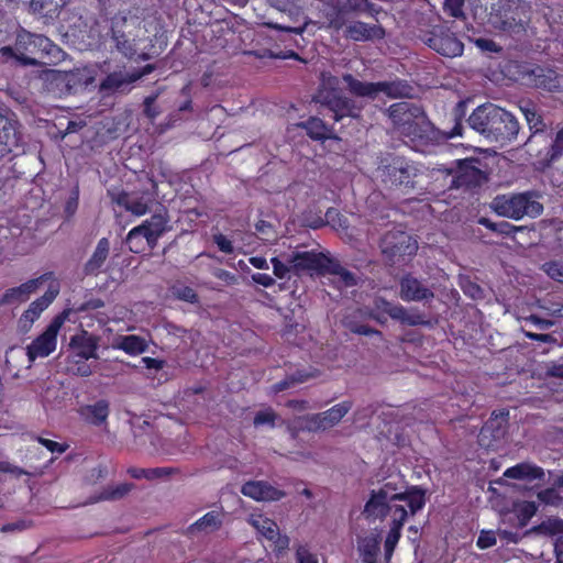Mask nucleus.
I'll use <instances>...</instances> for the list:
<instances>
[{"mask_svg": "<svg viewBox=\"0 0 563 563\" xmlns=\"http://www.w3.org/2000/svg\"><path fill=\"white\" fill-rule=\"evenodd\" d=\"M100 338L86 330L70 338L71 357L97 360Z\"/></svg>", "mask_w": 563, "mask_h": 563, "instance_id": "obj_22", "label": "nucleus"}, {"mask_svg": "<svg viewBox=\"0 0 563 563\" xmlns=\"http://www.w3.org/2000/svg\"><path fill=\"white\" fill-rule=\"evenodd\" d=\"M115 347L129 355L135 356L146 352L148 345L144 338L136 334H128L118 339Z\"/></svg>", "mask_w": 563, "mask_h": 563, "instance_id": "obj_40", "label": "nucleus"}, {"mask_svg": "<svg viewBox=\"0 0 563 563\" xmlns=\"http://www.w3.org/2000/svg\"><path fill=\"white\" fill-rule=\"evenodd\" d=\"M466 111H467L466 101L461 100L454 106V108L452 110V117H453L455 124L451 129V131L448 133L449 139L456 137V136H463L464 128H463L462 121L466 115Z\"/></svg>", "mask_w": 563, "mask_h": 563, "instance_id": "obj_46", "label": "nucleus"}, {"mask_svg": "<svg viewBox=\"0 0 563 563\" xmlns=\"http://www.w3.org/2000/svg\"><path fill=\"white\" fill-rule=\"evenodd\" d=\"M53 273H45L37 278L29 279L20 286L5 289L10 305L27 301L30 296L34 294L42 284L51 279Z\"/></svg>", "mask_w": 563, "mask_h": 563, "instance_id": "obj_29", "label": "nucleus"}, {"mask_svg": "<svg viewBox=\"0 0 563 563\" xmlns=\"http://www.w3.org/2000/svg\"><path fill=\"white\" fill-rule=\"evenodd\" d=\"M131 484H119L114 487H107L98 497L93 498V501L120 499L131 490Z\"/></svg>", "mask_w": 563, "mask_h": 563, "instance_id": "obj_49", "label": "nucleus"}, {"mask_svg": "<svg viewBox=\"0 0 563 563\" xmlns=\"http://www.w3.org/2000/svg\"><path fill=\"white\" fill-rule=\"evenodd\" d=\"M66 0H31V9L43 18L57 16L65 7Z\"/></svg>", "mask_w": 563, "mask_h": 563, "instance_id": "obj_44", "label": "nucleus"}, {"mask_svg": "<svg viewBox=\"0 0 563 563\" xmlns=\"http://www.w3.org/2000/svg\"><path fill=\"white\" fill-rule=\"evenodd\" d=\"M19 122L0 113V159L19 147L22 134Z\"/></svg>", "mask_w": 563, "mask_h": 563, "instance_id": "obj_21", "label": "nucleus"}, {"mask_svg": "<svg viewBox=\"0 0 563 563\" xmlns=\"http://www.w3.org/2000/svg\"><path fill=\"white\" fill-rule=\"evenodd\" d=\"M250 34V47L243 49V55L258 59H300L298 53L292 49L284 51L279 44L263 31H253Z\"/></svg>", "mask_w": 563, "mask_h": 563, "instance_id": "obj_8", "label": "nucleus"}, {"mask_svg": "<svg viewBox=\"0 0 563 563\" xmlns=\"http://www.w3.org/2000/svg\"><path fill=\"white\" fill-rule=\"evenodd\" d=\"M108 195L113 203L136 217L146 214L153 201L148 191L126 192L121 190L115 192L108 190Z\"/></svg>", "mask_w": 563, "mask_h": 563, "instance_id": "obj_18", "label": "nucleus"}, {"mask_svg": "<svg viewBox=\"0 0 563 563\" xmlns=\"http://www.w3.org/2000/svg\"><path fill=\"white\" fill-rule=\"evenodd\" d=\"M532 191L500 194L493 198L490 209L499 217L521 220L526 216L536 218L543 212Z\"/></svg>", "mask_w": 563, "mask_h": 563, "instance_id": "obj_4", "label": "nucleus"}, {"mask_svg": "<svg viewBox=\"0 0 563 563\" xmlns=\"http://www.w3.org/2000/svg\"><path fill=\"white\" fill-rule=\"evenodd\" d=\"M241 493L256 501H277L285 493L265 481H249L241 487Z\"/></svg>", "mask_w": 563, "mask_h": 563, "instance_id": "obj_26", "label": "nucleus"}, {"mask_svg": "<svg viewBox=\"0 0 563 563\" xmlns=\"http://www.w3.org/2000/svg\"><path fill=\"white\" fill-rule=\"evenodd\" d=\"M479 163L478 158L473 157L459 161L451 188L471 190L481 187L487 180V175L478 167Z\"/></svg>", "mask_w": 563, "mask_h": 563, "instance_id": "obj_13", "label": "nucleus"}, {"mask_svg": "<svg viewBox=\"0 0 563 563\" xmlns=\"http://www.w3.org/2000/svg\"><path fill=\"white\" fill-rule=\"evenodd\" d=\"M269 4L280 12L287 13L291 20V24H269L276 30L302 34L308 24L306 15V1L305 0H268Z\"/></svg>", "mask_w": 563, "mask_h": 563, "instance_id": "obj_11", "label": "nucleus"}, {"mask_svg": "<svg viewBox=\"0 0 563 563\" xmlns=\"http://www.w3.org/2000/svg\"><path fill=\"white\" fill-rule=\"evenodd\" d=\"M63 323L62 316L55 317L46 329L26 346V356L31 363L38 357H47L56 350L57 334Z\"/></svg>", "mask_w": 563, "mask_h": 563, "instance_id": "obj_12", "label": "nucleus"}, {"mask_svg": "<svg viewBox=\"0 0 563 563\" xmlns=\"http://www.w3.org/2000/svg\"><path fill=\"white\" fill-rule=\"evenodd\" d=\"M180 470L177 467H153V468H140V467H133L129 470V474L135 478H146L148 481L158 479L163 477H167L170 475L179 474Z\"/></svg>", "mask_w": 563, "mask_h": 563, "instance_id": "obj_43", "label": "nucleus"}, {"mask_svg": "<svg viewBox=\"0 0 563 563\" xmlns=\"http://www.w3.org/2000/svg\"><path fill=\"white\" fill-rule=\"evenodd\" d=\"M345 37L354 42H367L373 40H382L385 37V29L378 23H365L362 21H351L345 24Z\"/></svg>", "mask_w": 563, "mask_h": 563, "instance_id": "obj_24", "label": "nucleus"}, {"mask_svg": "<svg viewBox=\"0 0 563 563\" xmlns=\"http://www.w3.org/2000/svg\"><path fill=\"white\" fill-rule=\"evenodd\" d=\"M58 295V288L49 287L48 290L41 297L36 298L29 305V308L34 311V313L41 317L42 312L48 308V306L55 300Z\"/></svg>", "mask_w": 563, "mask_h": 563, "instance_id": "obj_48", "label": "nucleus"}, {"mask_svg": "<svg viewBox=\"0 0 563 563\" xmlns=\"http://www.w3.org/2000/svg\"><path fill=\"white\" fill-rule=\"evenodd\" d=\"M509 411H493L479 432V442L487 448L495 446L507 434Z\"/></svg>", "mask_w": 563, "mask_h": 563, "instance_id": "obj_17", "label": "nucleus"}, {"mask_svg": "<svg viewBox=\"0 0 563 563\" xmlns=\"http://www.w3.org/2000/svg\"><path fill=\"white\" fill-rule=\"evenodd\" d=\"M251 522L256 531L269 542L268 545L273 551L282 552L288 548L289 538L279 532V528L274 520L258 515L252 517Z\"/></svg>", "mask_w": 563, "mask_h": 563, "instance_id": "obj_19", "label": "nucleus"}, {"mask_svg": "<svg viewBox=\"0 0 563 563\" xmlns=\"http://www.w3.org/2000/svg\"><path fill=\"white\" fill-rule=\"evenodd\" d=\"M504 476L520 481H541L544 478V471L538 465L522 462L508 467L505 471Z\"/></svg>", "mask_w": 563, "mask_h": 563, "instance_id": "obj_36", "label": "nucleus"}, {"mask_svg": "<svg viewBox=\"0 0 563 563\" xmlns=\"http://www.w3.org/2000/svg\"><path fill=\"white\" fill-rule=\"evenodd\" d=\"M78 205H79V186L75 185L73 187V189L70 190L69 197L67 198L65 207H64V211L68 218L73 217L76 213V211L78 209Z\"/></svg>", "mask_w": 563, "mask_h": 563, "instance_id": "obj_63", "label": "nucleus"}, {"mask_svg": "<svg viewBox=\"0 0 563 563\" xmlns=\"http://www.w3.org/2000/svg\"><path fill=\"white\" fill-rule=\"evenodd\" d=\"M467 123L486 140L500 144L516 140L520 130L519 122L511 112L489 102L474 109Z\"/></svg>", "mask_w": 563, "mask_h": 563, "instance_id": "obj_2", "label": "nucleus"}, {"mask_svg": "<svg viewBox=\"0 0 563 563\" xmlns=\"http://www.w3.org/2000/svg\"><path fill=\"white\" fill-rule=\"evenodd\" d=\"M383 305L388 312V316L401 324L406 325H428L430 321L427 319L424 313H421L418 309L407 310L399 303H393L390 301H383Z\"/></svg>", "mask_w": 563, "mask_h": 563, "instance_id": "obj_28", "label": "nucleus"}, {"mask_svg": "<svg viewBox=\"0 0 563 563\" xmlns=\"http://www.w3.org/2000/svg\"><path fill=\"white\" fill-rule=\"evenodd\" d=\"M401 538V529L390 527L384 543L385 563H390L397 543Z\"/></svg>", "mask_w": 563, "mask_h": 563, "instance_id": "obj_54", "label": "nucleus"}, {"mask_svg": "<svg viewBox=\"0 0 563 563\" xmlns=\"http://www.w3.org/2000/svg\"><path fill=\"white\" fill-rule=\"evenodd\" d=\"M529 80L538 89L550 92L563 91V75L549 67H533L529 73Z\"/></svg>", "mask_w": 563, "mask_h": 563, "instance_id": "obj_23", "label": "nucleus"}, {"mask_svg": "<svg viewBox=\"0 0 563 563\" xmlns=\"http://www.w3.org/2000/svg\"><path fill=\"white\" fill-rule=\"evenodd\" d=\"M342 324L350 332L358 335H378L382 336V332L367 324L361 323L353 319L351 316H345L342 320Z\"/></svg>", "mask_w": 563, "mask_h": 563, "instance_id": "obj_47", "label": "nucleus"}, {"mask_svg": "<svg viewBox=\"0 0 563 563\" xmlns=\"http://www.w3.org/2000/svg\"><path fill=\"white\" fill-rule=\"evenodd\" d=\"M478 223L493 232L506 236L511 235L517 230L515 225L507 221L493 222L490 219L484 217L479 218Z\"/></svg>", "mask_w": 563, "mask_h": 563, "instance_id": "obj_50", "label": "nucleus"}, {"mask_svg": "<svg viewBox=\"0 0 563 563\" xmlns=\"http://www.w3.org/2000/svg\"><path fill=\"white\" fill-rule=\"evenodd\" d=\"M534 530L545 536L563 534V519L548 518L538 525Z\"/></svg>", "mask_w": 563, "mask_h": 563, "instance_id": "obj_52", "label": "nucleus"}, {"mask_svg": "<svg viewBox=\"0 0 563 563\" xmlns=\"http://www.w3.org/2000/svg\"><path fill=\"white\" fill-rule=\"evenodd\" d=\"M426 44L445 57L460 56L464 51V44L456 34L443 27L434 29L426 40Z\"/></svg>", "mask_w": 563, "mask_h": 563, "instance_id": "obj_16", "label": "nucleus"}, {"mask_svg": "<svg viewBox=\"0 0 563 563\" xmlns=\"http://www.w3.org/2000/svg\"><path fill=\"white\" fill-rule=\"evenodd\" d=\"M536 511L537 507L532 501H523L522 504L518 505L515 509L518 527H526L530 519L536 515Z\"/></svg>", "mask_w": 563, "mask_h": 563, "instance_id": "obj_51", "label": "nucleus"}, {"mask_svg": "<svg viewBox=\"0 0 563 563\" xmlns=\"http://www.w3.org/2000/svg\"><path fill=\"white\" fill-rule=\"evenodd\" d=\"M279 416L276 411L268 407L264 410H260L255 413L253 418V424L255 428L267 426L269 428H274Z\"/></svg>", "mask_w": 563, "mask_h": 563, "instance_id": "obj_53", "label": "nucleus"}, {"mask_svg": "<svg viewBox=\"0 0 563 563\" xmlns=\"http://www.w3.org/2000/svg\"><path fill=\"white\" fill-rule=\"evenodd\" d=\"M342 80L346 85L349 92L355 97L368 98L374 100L378 96V81H362L349 73L342 75Z\"/></svg>", "mask_w": 563, "mask_h": 563, "instance_id": "obj_35", "label": "nucleus"}, {"mask_svg": "<svg viewBox=\"0 0 563 563\" xmlns=\"http://www.w3.org/2000/svg\"><path fill=\"white\" fill-rule=\"evenodd\" d=\"M296 563H319V560L307 545H299L296 550Z\"/></svg>", "mask_w": 563, "mask_h": 563, "instance_id": "obj_64", "label": "nucleus"}, {"mask_svg": "<svg viewBox=\"0 0 563 563\" xmlns=\"http://www.w3.org/2000/svg\"><path fill=\"white\" fill-rule=\"evenodd\" d=\"M273 265L274 275L277 278H285L289 273H292V263L288 262V255H286L285 261H282L279 257H273L271 260Z\"/></svg>", "mask_w": 563, "mask_h": 563, "instance_id": "obj_58", "label": "nucleus"}, {"mask_svg": "<svg viewBox=\"0 0 563 563\" xmlns=\"http://www.w3.org/2000/svg\"><path fill=\"white\" fill-rule=\"evenodd\" d=\"M380 249L393 264L411 258L418 250L417 241L405 231H389L382 238Z\"/></svg>", "mask_w": 563, "mask_h": 563, "instance_id": "obj_9", "label": "nucleus"}, {"mask_svg": "<svg viewBox=\"0 0 563 563\" xmlns=\"http://www.w3.org/2000/svg\"><path fill=\"white\" fill-rule=\"evenodd\" d=\"M396 132L407 140L416 152H432L443 140L440 131L428 119L423 108L409 101L393 103L387 109Z\"/></svg>", "mask_w": 563, "mask_h": 563, "instance_id": "obj_1", "label": "nucleus"}, {"mask_svg": "<svg viewBox=\"0 0 563 563\" xmlns=\"http://www.w3.org/2000/svg\"><path fill=\"white\" fill-rule=\"evenodd\" d=\"M131 234H132V229L128 233L126 240H125L126 245L129 246V250L131 252L139 254V253H142V252L148 250V246H147V243H145L143 233H139V234L134 235L133 239H131Z\"/></svg>", "mask_w": 563, "mask_h": 563, "instance_id": "obj_61", "label": "nucleus"}, {"mask_svg": "<svg viewBox=\"0 0 563 563\" xmlns=\"http://www.w3.org/2000/svg\"><path fill=\"white\" fill-rule=\"evenodd\" d=\"M352 401L344 400L330 409L302 417L301 429L309 432H321L336 426L352 409Z\"/></svg>", "mask_w": 563, "mask_h": 563, "instance_id": "obj_10", "label": "nucleus"}, {"mask_svg": "<svg viewBox=\"0 0 563 563\" xmlns=\"http://www.w3.org/2000/svg\"><path fill=\"white\" fill-rule=\"evenodd\" d=\"M538 500L544 505L559 506L563 498L560 492L552 485L537 494Z\"/></svg>", "mask_w": 563, "mask_h": 563, "instance_id": "obj_57", "label": "nucleus"}, {"mask_svg": "<svg viewBox=\"0 0 563 563\" xmlns=\"http://www.w3.org/2000/svg\"><path fill=\"white\" fill-rule=\"evenodd\" d=\"M141 78V74H131L128 75L122 70L112 71L108 74L100 84L101 91H118L124 85H129L131 82L136 81Z\"/></svg>", "mask_w": 563, "mask_h": 563, "instance_id": "obj_39", "label": "nucleus"}, {"mask_svg": "<svg viewBox=\"0 0 563 563\" xmlns=\"http://www.w3.org/2000/svg\"><path fill=\"white\" fill-rule=\"evenodd\" d=\"M563 155V128L558 131L554 140L548 148L545 154L549 163L555 162Z\"/></svg>", "mask_w": 563, "mask_h": 563, "instance_id": "obj_56", "label": "nucleus"}, {"mask_svg": "<svg viewBox=\"0 0 563 563\" xmlns=\"http://www.w3.org/2000/svg\"><path fill=\"white\" fill-rule=\"evenodd\" d=\"M380 10L368 0H331L325 10L330 26L342 29L351 19L365 15L377 21Z\"/></svg>", "mask_w": 563, "mask_h": 563, "instance_id": "obj_6", "label": "nucleus"}, {"mask_svg": "<svg viewBox=\"0 0 563 563\" xmlns=\"http://www.w3.org/2000/svg\"><path fill=\"white\" fill-rule=\"evenodd\" d=\"M87 361L88 360L71 357L69 360V364H71L69 368L73 372V374L81 377L90 376L93 371L92 367L89 364H87Z\"/></svg>", "mask_w": 563, "mask_h": 563, "instance_id": "obj_59", "label": "nucleus"}, {"mask_svg": "<svg viewBox=\"0 0 563 563\" xmlns=\"http://www.w3.org/2000/svg\"><path fill=\"white\" fill-rule=\"evenodd\" d=\"M399 297L407 302L430 300L433 291L412 274H405L399 280Z\"/></svg>", "mask_w": 563, "mask_h": 563, "instance_id": "obj_20", "label": "nucleus"}, {"mask_svg": "<svg viewBox=\"0 0 563 563\" xmlns=\"http://www.w3.org/2000/svg\"><path fill=\"white\" fill-rule=\"evenodd\" d=\"M109 240L107 238L100 239L92 255L84 265V274L86 276H98L109 256Z\"/></svg>", "mask_w": 563, "mask_h": 563, "instance_id": "obj_32", "label": "nucleus"}, {"mask_svg": "<svg viewBox=\"0 0 563 563\" xmlns=\"http://www.w3.org/2000/svg\"><path fill=\"white\" fill-rule=\"evenodd\" d=\"M224 521V512L222 510H210L200 517L198 520L189 525L185 531L188 537H194L199 533L210 534L222 527Z\"/></svg>", "mask_w": 563, "mask_h": 563, "instance_id": "obj_27", "label": "nucleus"}, {"mask_svg": "<svg viewBox=\"0 0 563 563\" xmlns=\"http://www.w3.org/2000/svg\"><path fill=\"white\" fill-rule=\"evenodd\" d=\"M131 234H132V229L128 233L126 240H125L126 245L129 246V250L131 252L139 254V253H142V252L148 250V246H147V243H145L143 233H139V234L134 235L133 239H131Z\"/></svg>", "mask_w": 563, "mask_h": 563, "instance_id": "obj_62", "label": "nucleus"}, {"mask_svg": "<svg viewBox=\"0 0 563 563\" xmlns=\"http://www.w3.org/2000/svg\"><path fill=\"white\" fill-rule=\"evenodd\" d=\"M288 262L292 263V273L298 276L302 273L325 275L331 257L321 252L297 251L288 254Z\"/></svg>", "mask_w": 563, "mask_h": 563, "instance_id": "obj_14", "label": "nucleus"}, {"mask_svg": "<svg viewBox=\"0 0 563 563\" xmlns=\"http://www.w3.org/2000/svg\"><path fill=\"white\" fill-rule=\"evenodd\" d=\"M302 128L306 130L307 135L314 141H325L333 137L332 129L317 117L309 118L302 123Z\"/></svg>", "mask_w": 563, "mask_h": 563, "instance_id": "obj_41", "label": "nucleus"}, {"mask_svg": "<svg viewBox=\"0 0 563 563\" xmlns=\"http://www.w3.org/2000/svg\"><path fill=\"white\" fill-rule=\"evenodd\" d=\"M390 500L405 501L413 516L426 506V490L417 485L410 486L402 493L391 495Z\"/></svg>", "mask_w": 563, "mask_h": 563, "instance_id": "obj_33", "label": "nucleus"}, {"mask_svg": "<svg viewBox=\"0 0 563 563\" xmlns=\"http://www.w3.org/2000/svg\"><path fill=\"white\" fill-rule=\"evenodd\" d=\"M319 374L318 369L316 368H301L297 369L290 375H287L283 380L276 383L275 389L276 391H284L296 384H301L310 378L317 377Z\"/></svg>", "mask_w": 563, "mask_h": 563, "instance_id": "obj_42", "label": "nucleus"}, {"mask_svg": "<svg viewBox=\"0 0 563 563\" xmlns=\"http://www.w3.org/2000/svg\"><path fill=\"white\" fill-rule=\"evenodd\" d=\"M80 418L88 424L100 427L110 413V405L106 399H100L91 405H84L78 409Z\"/></svg>", "mask_w": 563, "mask_h": 563, "instance_id": "obj_31", "label": "nucleus"}, {"mask_svg": "<svg viewBox=\"0 0 563 563\" xmlns=\"http://www.w3.org/2000/svg\"><path fill=\"white\" fill-rule=\"evenodd\" d=\"M380 92L393 99L411 98L413 96V87L404 79L378 81V93Z\"/></svg>", "mask_w": 563, "mask_h": 563, "instance_id": "obj_38", "label": "nucleus"}, {"mask_svg": "<svg viewBox=\"0 0 563 563\" xmlns=\"http://www.w3.org/2000/svg\"><path fill=\"white\" fill-rule=\"evenodd\" d=\"M169 217L165 208L153 213L151 218L144 220L140 225L132 229L131 239L139 233H143L148 251L157 246L158 240L169 230Z\"/></svg>", "mask_w": 563, "mask_h": 563, "instance_id": "obj_15", "label": "nucleus"}, {"mask_svg": "<svg viewBox=\"0 0 563 563\" xmlns=\"http://www.w3.org/2000/svg\"><path fill=\"white\" fill-rule=\"evenodd\" d=\"M541 268L551 279L563 283V260L545 262Z\"/></svg>", "mask_w": 563, "mask_h": 563, "instance_id": "obj_55", "label": "nucleus"}, {"mask_svg": "<svg viewBox=\"0 0 563 563\" xmlns=\"http://www.w3.org/2000/svg\"><path fill=\"white\" fill-rule=\"evenodd\" d=\"M316 102L329 111V117L334 121H341L344 118L360 117L361 107L355 101L343 95V92L333 87H320L314 97Z\"/></svg>", "mask_w": 563, "mask_h": 563, "instance_id": "obj_7", "label": "nucleus"}, {"mask_svg": "<svg viewBox=\"0 0 563 563\" xmlns=\"http://www.w3.org/2000/svg\"><path fill=\"white\" fill-rule=\"evenodd\" d=\"M325 274L333 275L342 287H353L357 284L356 276L344 268L339 261L331 257V263L328 265Z\"/></svg>", "mask_w": 563, "mask_h": 563, "instance_id": "obj_45", "label": "nucleus"}, {"mask_svg": "<svg viewBox=\"0 0 563 563\" xmlns=\"http://www.w3.org/2000/svg\"><path fill=\"white\" fill-rule=\"evenodd\" d=\"M95 80V75L88 67L75 68L65 74L64 81L70 93L86 89Z\"/></svg>", "mask_w": 563, "mask_h": 563, "instance_id": "obj_34", "label": "nucleus"}, {"mask_svg": "<svg viewBox=\"0 0 563 563\" xmlns=\"http://www.w3.org/2000/svg\"><path fill=\"white\" fill-rule=\"evenodd\" d=\"M357 551L363 563H378L380 540L378 536H366L358 539Z\"/></svg>", "mask_w": 563, "mask_h": 563, "instance_id": "obj_37", "label": "nucleus"}, {"mask_svg": "<svg viewBox=\"0 0 563 563\" xmlns=\"http://www.w3.org/2000/svg\"><path fill=\"white\" fill-rule=\"evenodd\" d=\"M382 181L390 188L415 189L417 178L422 175L421 167L401 155L388 154L382 159Z\"/></svg>", "mask_w": 563, "mask_h": 563, "instance_id": "obj_5", "label": "nucleus"}, {"mask_svg": "<svg viewBox=\"0 0 563 563\" xmlns=\"http://www.w3.org/2000/svg\"><path fill=\"white\" fill-rule=\"evenodd\" d=\"M389 484L379 489H373L364 506V514L367 518L384 519L390 512V496L388 495Z\"/></svg>", "mask_w": 563, "mask_h": 563, "instance_id": "obj_25", "label": "nucleus"}, {"mask_svg": "<svg viewBox=\"0 0 563 563\" xmlns=\"http://www.w3.org/2000/svg\"><path fill=\"white\" fill-rule=\"evenodd\" d=\"M390 512L393 514V520L390 527L401 529L408 518L407 509L401 505H390Z\"/></svg>", "mask_w": 563, "mask_h": 563, "instance_id": "obj_60", "label": "nucleus"}, {"mask_svg": "<svg viewBox=\"0 0 563 563\" xmlns=\"http://www.w3.org/2000/svg\"><path fill=\"white\" fill-rule=\"evenodd\" d=\"M520 110L531 132V135L528 139V143H531L533 139L537 136H544L548 134L547 123L544 122L541 112L538 110L537 106L533 102H525L523 104L520 106Z\"/></svg>", "mask_w": 563, "mask_h": 563, "instance_id": "obj_30", "label": "nucleus"}, {"mask_svg": "<svg viewBox=\"0 0 563 563\" xmlns=\"http://www.w3.org/2000/svg\"><path fill=\"white\" fill-rule=\"evenodd\" d=\"M54 47L55 44L47 36L20 26L15 33L14 47L2 46L0 55L5 60L14 59L21 66H36L37 57L51 54Z\"/></svg>", "mask_w": 563, "mask_h": 563, "instance_id": "obj_3", "label": "nucleus"}]
</instances>
